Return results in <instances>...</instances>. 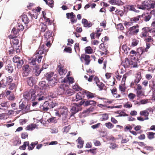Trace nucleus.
<instances>
[{"label":"nucleus","mask_w":155,"mask_h":155,"mask_svg":"<svg viewBox=\"0 0 155 155\" xmlns=\"http://www.w3.org/2000/svg\"><path fill=\"white\" fill-rule=\"evenodd\" d=\"M127 9H129L130 11H134L136 12V10L135 6L133 5H128L127 7Z\"/></svg>","instance_id":"obj_49"},{"label":"nucleus","mask_w":155,"mask_h":155,"mask_svg":"<svg viewBox=\"0 0 155 155\" xmlns=\"http://www.w3.org/2000/svg\"><path fill=\"white\" fill-rule=\"evenodd\" d=\"M44 44H41L38 48V49L36 51L35 54L38 56H41V59L43 57L42 54H44L45 56L46 55V53L48 52V48L50 47H46Z\"/></svg>","instance_id":"obj_4"},{"label":"nucleus","mask_w":155,"mask_h":155,"mask_svg":"<svg viewBox=\"0 0 155 155\" xmlns=\"http://www.w3.org/2000/svg\"><path fill=\"white\" fill-rule=\"evenodd\" d=\"M96 84L98 87L100 88V90H102L105 86L104 84L100 81L99 82H97Z\"/></svg>","instance_id":"obj_54"},{"label":"nucleus","mask_w":155,"mask_h":155,"mask_svg":"<svg viewBox=\"0 0 155 155\" xmlns=\"http://www.w3.org/2000/svg\"><path fill=\"white\" fill-rule=\"evenodd\" d=\"M139 25L138 24L133 26L129 28V34L133 35H136L139 31Z\"/></svg>","instance_id":"obj_13"},{"label":"nucleus","mask_w":155,"mask_h":155,"mask_svg":"<svg viewBox=\"0 0 155 155\" xmlns=\"http://www.w3.org/2000/svg\"><path fill=\"white\" fill-rule=\"evenodd\" d=\"M143 38L146 44L147 48L149 49L151 46V44H153L154 42L153 38L152 36L148 35Z\"/></svg>","instance_id":"obj_9"},{"label":"nucleus","mask_w":155,"mask_h":155,"mask_svg":"<svg viewBox=\"0 0 155 155\" xmlns=\"http://www.w3.org/2000/svg\"><path fill=\"white\" fill-rule=\"evenodd\" d=\"M81 59L82 61H85V64H87V55L82 54L81 55Z\"/></svg>","instance_id":"obj_36"},{"label":"nucleus","mask_w":155,"mask_h":155,"mask_svg":"<svg viewBox=\"0 0 155 155\" xmlns=\"http://www.w3.org/2000/svg\"><path fill=\"white\" fill-rule=\"evenodd\" d=\"M143 15H138L130 18V21L132 23L137 22L139 21V19L143 17Z\"/></svg>","instance_id":"obj_23"},{"label":"nucleus","mask_w":155,"mask_h":155,"mask_svg":"<svg viewBox=\"0 0 155 155\" xmlns=\"http://www.w3.org/2000/svg\"><path fill=\"white\" fill-rule=\"evenodd\" d=\"M118 147V144L114 143H110L109 148L112 150L115 149L117 148Z\"/></svg>","instance_id":"obj_33"},{"label":"nucleus","mask_w":155,"mask_h":155,"mask_svg":"<svg viewBox=\"0 0 155 155\" xmlns=\"http://www.w3.org/2000/svg\"><path fill=\"white\" fill-rule=\"evenodd\" d=\"M141 128V126L138 125L134 127V130L136 131H138L139 130V131L137 133L141 134L142 133L143 131L142 130H140Z\"/></svg>","instance_id":"obj_35"},{"label":"nucleus","mask_w":155,"mask_h":155,"mask_svg":"<svg viewBox=\"0 0 155 155\" xmlns=\"http://www.w3.org/2000/svg\"><path fill=\"white\" fill-rule=\"evenodd\" d=\"M23 72L22 73L23 77H27L31 71V69L28 64L24 65L22 68Z\"/></svg>","instance_id":"obj_14"},{"label":"nucleus","mask_w":155,"mask_h":155,"mask_svg":"<svg viewBox=\"0 0 155 155\" xmlns=\"http://www.w3.org/2000/svg\"><path fill=\"white\" fill-rule=\"evenodd\" d=\"M24 97L27 99H29L30 98L32 101H41L44 100L45 98L42 92L41 91L39 93H37L36 94L35 91L32 89H31L28 92L25 93L24 94Z\"/></svg>","instance_id":"obj_1"},{"label":"nucleus","mask_w":155,"mask_h":155,"mask_svg":"<svg viewBox=\"0 0 155 155\" xmlns=\"http://www.w3.org/2000/svg\"><path fill=\"white\" fill-rule=\"evenodd\" d=\"M105 125V126L108 129H111L114 127V125L110 122L106 123Z\"/></svg>","instance_id":"obj_44"},{"label":"nucleus","mask_w":155,"mask_h":155,"mask_svg":"<svg viewBox=\"0 0 155 155\" xmlns=\"http://www.w3.org/2000/svg\"><path fill=\"white\" fill-rule=\"evenodd\" d=\"M13 61L14 63L17 64V65L18 69L21 68L24 64L23 60L17 55L13 57Z\"/></svg>","instance_id":"obj_11"},{"label":"nucleus","mask_w":155,"mask_h":155,"mask_svg":"<svg viewBox=\"0 0 155 155\" xmlns=\"http://www.w3.org/2000/svg\"><path fill=\"white\" fill-rule=\"evenodd\" d=\"M49 102L48 101H46L44 102L43 105L40 107V108L44 111H46L49 109Z\"/></svg>","instance_id":"obj_21"},{"label":"nucleus","mask_w":155,"mask_h":155,"mask_svg":"<svg viewBox=\"0 0 155 155\" xmlns=\"http://www.w3.org/2000/svg\"><path fill=\"white\" fill-rule=\"evenodd\" d=\"M122 48L124 52H126V53H128V51L130 50V48L128 47L126 45H123L122 47Z\"/></svg>","instance_id":"obj_55"},{"label":"nucleus","mask_w":155,"mask_h":155,"mask_svg":"<svg viewBox=\"0 0 155 155\" xmlns=\"http://www.w3.org/2000/svg\"><path fill=\"white\" fill-rule=\"evenodd\" d=\"M12 40L11 41L12 43L13 44V47L17 46V45H18L19 43V41L18 39L16 38H11Z\"/></svg>","instance_id":"obj_34"},{"label":"nucleus","mask_w":155,"mask_h":155,"mask_svg":"<svg viewBox=\"0 0 155 155\" xmlns=\"http://www.w3.org/2000/svg\"><path fill=\"white\" fill-rule=\"evenodd\" d=\"M88 64L91 60H93L94 61H95L96 57L94 55H92L91 56L88 55Z\"/></svg>","instance_id":"obj_52"},{"label":"nucleus","mask_w":155,"mask_h":155,"mask_svg":"<svg viewBox=\"0 0 155 155\" xmlns=\"http://www.w3.org/2000/svg\"><path fill=\"white\" fill-rule=\"evenodd\" d=\"M29 144L28 141L25 142L23 144L19 147V149L21 150H25L26 149V146Z\"/></svg>","instance_id":"obj_48"},{"label":"nucleus","mask_w":155,"mask_h":155,"mask_svg":"<svg viewBox=\"0 0 155 155\" xmlns=\"http://www.w3.org/2000/svg\"><path fill=\"white\" fill-rule=\"evenodd\" d=\"M151 108H147L146 110L140 111V114L141 115L144 116L145 120H148L149 119L148 116L149 115L148 111H151Z\"/></svg>","instance_id":"obj_18"},{"label":"nucleus","mask_w":155,"mask_h":155,"mask_svg":"<svg viewBox=\"0 0 155 155\" xmlns=\"http://www.w3.org/2000/svg\"><path fill=\"white\" fill-rule=\"evenodd\" d=\"M149 48H147L146 47L145 48H143L142 47H140L138 48L137 50V53L138 55L137 58L138 60L141 59V55L144 52H148L149 51Z\"/></svg>","instance_id":"obj_12"},{"label":"nucleus","mask_w":155,"mask_h":155,"mask_svg":"<svg viewBox=\"0 0 155 155\" xmlns=\"http://www.w3.org/2000/svg\"><path fill=\"white\" fill-rule=\"evenodd\" d=\"M128 96L130 101H132L133 102H134V101L133 100L136 97V95L135 94L131 93L128 94Z\"/></svg>","instance_id":"obj_39"},{"label":"nucleus","mask_w":155,"mask_h":155,"mask_svg":"<svg viewBox=\"0 0 155 155\" xmlns=\"http://www.w3.org/2000/svg\"><path fill=\"white\" fill-rule=\"evenodd\" d=\"M87 94L88 98H92L94 97H95L96 96L95 94L91 93L88 91Z\"/></svg>","instance_id":"obj_64"},{"label":"nucleus","mask_w":155,"mask_h":155,"mask_svg":"<svg viewBox=\"0 0 155 155\" xmlns=\"http://www.w3.org/2000/svg\"><path fill=\"white\" fill-rule=\"evenodd\" d=\"M124 106L127 108H130L132 107V104L130 102L127 101L124 105Z\"/></svg>","instance_id":"obj_62"},{"label":"nucleus","mask_w":155,"mask_h":155,"mask_svg":"<svg viewBox=\"0 0 155 155\" xmlns=\"http://www.w3.org/2000/svg\"><path fill=\"white\" fill-rule=\"evenodd\" d=\"M73 88L76 91H81L82 88L77 84H75L73 86Z\"/></svg>","instance_id":"obj_61"},{"label":"nucleus","mask_w":155,"mask_h":155,"mask_svg":"<svg viewBox=\"0 0 155 155\" xmlns=\"http://www.w3.org/2000/svg\"><path fill=\"white\" fill-rule=\"evenodd\" d=\"M152 28L150 27H146L143 28L141 30V32L140 34V36L142 38H144L149 35L148 33L151 32Z\"/></svg>","instance_id":"obj_8"},{"label":"nucleus","mask_w":155,"mask_h":155,"mask_svg":"<svg viewBox=\"0 0 155 155\" xmlns=\"http://www.w3.org/2000/svg\"><path fill=\"white\" fill-rule=\"evenodd\" d=\"M57 70L61 75L65 74L67 72V70L66 69L63 68L61 65L58 66Z\"/></svg>","instance_id":"obj_19"},{"label":"nucleus","mask_w":155,"mask_h":155,"mask_svg":"<svg viewBox=\"0 0 155 155\" xmlns=\"http://www.w3.org/2000/svg\"><path fill=\"white\" fill-rule=\"evenodd\" d=\"M147 138L150 140H151L154 137L155 133L151 132H147Z\"/></svg>","instance_id":"obj_32"},{"label":"nucleus","mask_w":155,"mask_h":155,"mask_svg":"<svg viewBox=\"0 0 155 155\" xmlns=\"http://www.w3.org/2000/svg\"><path fill=\"white\" fill-rule=\"evenodd\" d=\"M78 142L77 147L79 148H82L83 146L84 141L82 140L81 138L79 137L77 140Z\"/></svg>","instance_id":"obj_25"},{"label":"nucleus","mask_w":155,"mask_h":155,"mask_svg":"<svg viewBox=\"0 0 155 155\" xmlns=\"http://www.w3.org/2000/svg\"><path fill=\"white\" fill-rule=\"evenodd\" d=\"M52 35V32L48 30L46 31L44 35L45 44L47 47H50L51 46V42L53 41Z\"/></svg>","instance_id":"obj_5"},{"label":"nucleus","mask_w":155,"mask_h":155,"mask_svg":"<svg viewBox=\"0 0 155 155\" xmlns=\"http://www.w3.org/2000/svg\"><path fill=\"white\" fill-rule=\"evenodd\" d=\"M84 104V106H87V101H81L79 103H74L72 104L71 112L72 115H74L81 110V106Z\"/></svg>","instance_id":"obj_3"},{"label":"nucleus","mask_w":155,"mask_h":155,"mask_svg":"<svg viewBox=\"0 0 155 155\" xmlns=\"http://www.w3.org/2000/svg\"><path fill=\"white\" fill-rule=\"evenodd\" d=\"M48 121L49 123H56L57 122V120L55 117H51L50 118H49L48 120Z\"/></svg>","instance_id":"obj_50"},{"label":"nucleus","mask_w":155,"mask_h":155,"mask_svg":"<svg viewBox=\"0 0 155 155\" xmlns=\"http://www.w3.org/2000/svg\"><path fill=\"white\" fill-rule=\"evenodd\" d=\"M41 57L40 56H37L34 54L33 57L29 59V63L31 65H36L38 63H40L41 61Z\"/></svg>","instance_id":"obj_6"},{"label":"nucleus","mask_w":155,"mask_h":155,"mask_svg":"<svg viewBox=\"0 0 155 155\" xmlns=\"http://www.w3.org/2000/svg\"><path fill=\"white\" fill-rule=\"evenodd\" d=\"M97 148H94V149H90L88 150V154L90 153L92 154L93 155L95 154L96 153V151Z\"/></svg>","instance_id":"obj_58"},{"label":"nucleus","mask_w":155,"mask_h":155,"mask_svg":"<svg viewBox=\"0 0 155 155\" xmlns=\"http://www.w3.org/2000/svg\"><path fill=\"white\" fill-rule=\"evenodd\" d=\"M41 27V31L42 32H45L46 30H48L47 25L46 24H44V23H41L40 25Z\"/></svg>","instance_id":"obj_28"},{"label":"nucleus","mask_w":155,"mask_h":155,"mask_svg":"<svg viewBox=\"0 0 155 155\" xmlns=\"http://www.w3.org/2000/svg\"><path fill=\"white\" fill-rule=\"evenodd\" d=\"M13 78L11 76H9L6 78V82L7 85H9L10 84H11L13 81Z\"/></svg>","instance_id":"obj_47"},{"label":"nucleus","mask_w":155,"mask_h":155,"mask_svg":"<svg viewBox=\"0 0 155 155\" xmlns=\"http://www.w3.org/2000/svg\"><path fill=\"white\" fill-rule=\"evenodd\" d=\"M19 31H22L24 29V27L20 23H18L16 28Z\"/></svg>","instance_id":"obj_56"},{"label":"nucleus","mask_w":155,"mask_h":155,"mask_svg":"<svg viewBox=\"0 0 155 155\" xmlns=\"http://www.w3.org/2000/svg\"><path fill=\"white\" fill-rule=\"evenodd\" d=\"M101 119L102 120H106L108 119V115L107 114H104L101 115Z\"/></svg>","instance_id":"obj_51"},{"label":"nucleus","mask_w":155,"mask_h":155,"mask_svg":"<svg viewBox=\"0 0 155 155\" xmlns=\"http://www.w3.org/2000/svg\"><path fill=\"white\" fill-rule=\"evenodd\" d=\"M68 85L65 84L61 85L58 89V93L60 94H64L66 88H68Z\"/></svg>","instance_id":"obj_17"},{"label":"nucleus","mask_w":155,"mask_h":155,"mask_svg":"<svg viewBox=\"0 0 155 155\" xmlns=\"http://www.w3.org/2000/svg\"><path fill=\"white\" fill-rule=\"evenodd\" d=\"M21 20L25 24H28L29 20L26 15H23L21 16Z\"/></svg>","instance_id":"obj_31"},{"label":"nucleus","mask_w":155,"mask_h":155,"mask_svg":"<svg viewBox=\"0 0 155 155\" xmlns=\"http://www.w3.org/2000/svg\"><path fill=\"white\" fill-rule=\"evenodd\" d=\"M150 0H145L142 2L141 5H137V7L139 9L143 10L149 9Z\"/></svg>","instance_id":"obj_7"},{"label":"nucleus","mask_w":155,"mask_h":155,"mask_svg":"<svg viewBox=\"0 0 155 155\" xmlns=\"http://www.w3.org/2000/svg\"><path fill=\"white\" fill-rule=\"evenodd\" d=\"M37 127V125L36 124H31L28 125L26 127V130H32Z\"/></svg>","instance_id":"obj_30"},{"label":"nucleus","mask_w":155,"mask_h":155,"mask_svg":"<svg viewBox=\"0 0 155 155\" xmlns=\"http://www.w3.org/2000/svg\"><path fill=\"white\" fill-rule=\"evenodd\" d=\"M54 74V73L52 72H49L46 74V79L48 81H50L51 80H53L52 77Z\"/></svg>","instance_id":"obj_26"},{"label":"nucleus","mask_w":155,"mask_h":155,"mask_svg":"<svg viewBox=\"0 0 155 155\" xmlns=\"http://www.w3.org/2000/svg\"><path fill=\"white\" fill-rule=\"evenodd\" d=\"M130 54L132 57L135 56L134 58H137V60H138V58H137L138 55H137V51H136L134 50H132L130 52Z\"/></svg>","instance_id":"obj_37"},{"label":"nucleus","mask_w":155,"mask_h":155,"mask_svg":"<svg viewBox=\"0 0 155 155\" xmlns=\"http://www.w3.org/2000/svg\"><path fill=\"white\" fill-rule=\"evenodd\" d=\"M7 84L6 82H5V80L2 79L0 81V88H4L6 87Z\"/></svg>","instance_id":"obj_45"},{"label":"nucleus","mask_w":155,"mask_h":155,"mask_svg":"<svg viewBox=\"0 0 155 155\" xmlns=\"http://www.w3.org/2000/svg\"><path fill=\"white\" fill-rule=\"evenodd\" d=\"M66 17L68 19H71L73 18L75 16V15L74 14L73 12L71 13H68L66 14Z\"/></svg>","instance_id":"obj_43"},{"label":"nucleus","mask_w":155,"mask_h":155,"mask_svg":"<svg viewBox=\"0 0 155 155\" xmlns=\"http://www.w3.org/2000/svg\"><path fill=\"white\" fill-rule=\"evenodd\" d=\"M20 31L16 28L14 27L12 30L11 32L13 34V35L11 34L8 36L9 38H17L19 35V32Z\"/></svg>","instance_id":"obj_15"},{"label":"nucleus","mask_w":155,"mask_h":155,"mask_svg":"<svg viewBox=\"0 0 155 155\" xmlns=\"http://www.w3.org/2000/svg\"><path fill=\"white\" fill-rule=\"evenodd\" d=\"M86 93V91L84 90L82 92H80L77 94L75 97H73L72 98V101H78L79 100H82L84 97V94ZM84 101V100H83Z\"/></svg>","instance_id":"obj_10"},{"label":"nucleus","mask_w":155,"mask_h":155,"mask_svg":"<svg viewBox=\"0 0 155 155\" xmlns=\"http://www.w3.org/2000/svg\"><path fill=\"white\" fill-rule=\"evenodd\" d=\"M71 128V126L70 125H68L67 126L63 128L64 130L63 132L64 133L65 132V133H67L69 131Z\"/></svg>","instance_id":"obj_60"},{"label":"nucleus","mask_w":155,"mask_h":155,"mask_svg":"<svg viewBox=\"0 0 155 155\" xmlns=\"http://www.w3.org/2000/svg\"><path fill=\"white\" fill-rule=\"evenodd\" d=\"M139 61V60H137V58H132L131 59L126 58L125 59L124 65L125 68H137L139 66L138 62H140Z\"/></svg>","instance_id":"obj_2"},{"label":"nucleus","mask_w":155,"mask_h":155,"mask_svg":"<svg viewBox=\"0 0 155 155\" xmlns=\"http://www.w3.org/2000/svg\"><path fill=\"white\" fill-rule=\"evenodd\" d=\"M60 113L61 116L62 118H67L68 115V110L66 107H63L62 108L60 109Z\"/></svg>","instance_id":"obj_16"},{"label":"nucleus","mask_w":155,"mask_h":155,"mask_svg":"<svg viewBox=\"0 0 155 155\" xmlns=\"http://www.w3.org/2000/svg\"><path fill=\"white\" fill-rule=\"evenodd\" d=\"M33 70L35 76H37L40 74L42 70L43 69L42 68L40 69L39 68V65L37 64L35 67L34 68H33Z\"/></svg>","instance_id":"obj_20"},{"label":"nucleus","mask_w":155,"mask_h":155,"mask_svg":"<svg viewBox=\"0 0 155 155\" xmlns=\"http://www.w3.org/2000/svg\"><path fill=\"white\" fill-rule=\"evenodd\" d=\"M29 15L31 16L32 18H33L36 19L37 18V14L36 12H34L33 11H32L31 13L30 12H29L28 13Z\"/></svg>","instance_id":"obj_46"},{"label":"nucleus","mask_w":155,"mask_h":155,"mask_svg":"<svg viewBox=\"0 0 155 155\" xmlns=\"http://www.w3.org/2000/svg\"><path fill=\"white\" fill-rule=\"evenodd\" d=\"M28 84L30 86H32L35 83V81L34 78L32 77H28L26 79Z\"/></svg>","instance_id":"obj_22"},{"label":"nucleus","mask_w":155,"mask_h":155,"mask_svg":"<svg viewBox=\"0 0 155 155\" xmlns=\"http://www.w3.org/2000/svg\"><path fill=\"white\" fill-rule=\"evenodd\" d=\"M136 78L134 80L136 82L138 83L140 81L142 78V76L141 75V73L140 72H138L135 75Z\"/></svg>","instance_id":"obj_27"},{"label":"nucleus","mask_w":155,"mask_h":155,"mask_svg":"<svg viewBox=\"0 0 155 155\" xmlns=\"http://www.w3.org/2000/svg\"><path fill=\"white\" fill-rule=\"evenodd\" d=\"M57 105V104L55 101H52L49 103V108H52Z\"/></svg>","instance_id":"obj_59"},{"label":"nucleus","mask_w":155,"mask_h":155,"mask_svg":"<svg viewBox=\"0 0 155 155\" xmlns=\"http://www.w3.org/2000/svg\"><path fill=\"white\" fill-rule=\"evenodd\" d=\"M115 14L117 15H119L122 17L124 15V12L120 10L117 9L115 11Z\"/></svg>","instance_id":"obj_38"},{"label":"nucleus","mask_w":155,"mask_h":155,"mask_svg":"<svg viewBox=\"0 0 155 155\" xmlns=\"http://www.w3.org/2000/svg\"><path fill=\"white\" fill-rule=\"evenodd\" d=\"M149 87L155 93V81L151 80L149 82Z\"/></svg>","instance_id":"obj_24"},{"label":"nucleus","mask_w":155,"mask_h":155,"mask_svg":"<svg viewBox=\"0 0 155 155\" xmlns=\"http://www.w3.org/2000/svg\"><path fill=\"white\" fill-rule=\"evenodd\" d=\"M66 88L64 94L67 96H71L74 94V91L71 89Z\"/></svg>","instance_id":"obj_29"},{"label":"nucleus","mask_w":155,"mask_h":155,"mask_svg":"<svg viewBox=\"0 0 155 155\" xmlns=\"http://www.w3.org/2000/svg\"><path fill=\"white\" fill-rule=\"evenodd\" d=\"M127 88L125 86V84H122L119 86V90L122 92H124Z\"/></svg>","instance_id":"obj_42"},{"label":"nucleus","mask_w":155,"mask_h":155,"mask_svg":"<svg viewBox=\"0 0 155 155\" xmlns=\"http://www.w3.org/2000/svg\"><path fill=\"white\" fill-rule=\"evenodd\" d=\"M100 49L102 50L103 51L106 52L107 51V48H106L104 43H102L99 46Z\"/></svg>","instance_id":"obj_41"},{"label":"nucleus","mask_w":155,"mask_h":155,"mask_svg":"<svg viewBox=\"0 0 155 155\" xmlns=\"http://www.w3.org/2000/svg\"><path fill=\"white\" fill-rule=\"evenodd\" d=\"M115 76L117 80L119 81L120 80L121 78L122 77V75H120L118 71H117L115 74Z\"/></svg>","instance_id":"obj_57"},{"label":"nucleus","mask_w":155,"mask_h":155,"mask_svg":"<svg viewBox=\"0 0 155 155\" xmlns=\"http://www.w3.org/2000/svg\"><path fill=\"white\" fill-rule=\"evenodd\" d=\"M9 85L8 88L10 90H12L15 89L16 85L15 83H13L10 84Z\"/></svg>","instance_id":"obj_63"},{"label":"nucleus","mask_w":155,"mask_h":155,"mask_svg":"<svg viewBox=\"0 0 155 155\" xmlns=\"http://www.w3.org/2000/svg\"><path fill=\"white\" fill-rule=\"evenodd\" d=\"M139 43V41L136 39H134L132 40L131 45L133 47L137 46Z\"/></svg>","instance_id":"obj_53"},{"label":"nucleus","mask_w":155,"mask_h":155,"mask_svg":"<svg viewBox=\"0 0 155 155\" xmlns=\"http://www.w3.org/2000/svg\"><path fill=\"white\" fill-rule=\"evenodd\" d=\"M6 70L9 73H12L13 71L12 66L11 64H8L6 67Z\"/></svg>","instance_id":"obj_40"}]
</instances>
